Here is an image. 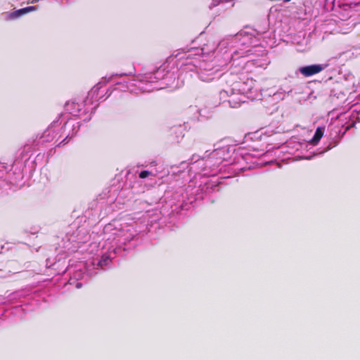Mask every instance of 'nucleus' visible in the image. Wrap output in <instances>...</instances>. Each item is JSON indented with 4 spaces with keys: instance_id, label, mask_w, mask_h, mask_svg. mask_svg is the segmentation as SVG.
Returning <instances> with one entry per match:
<instances>
[{
    "instance_id": "423d86ee",
    "label": "nucleus",
    "mask_w": 360,
    "mask_h": 360,
    "mask_svg": "<svg viewBox=\"0 0 360 360\" xmlns=\"http://www.w3.org/2000/svg\"><path fill=\"white\" fill-rule=\"evenodd\" d=\"M285 2H290L291 0H283Z\"/></svg>"
},
{
    "instance_id": "f03ea898",
    "label": "nucleus",
    "mask_w": 360,
    "mask_h": 360,
    "mask_svg": "<svg viewBox=\"0 0 360 360\" xmlns=\"http://www.w3.org/2000/svg\"><path fill=\"white\" fill-rule=\"evenodd\" d=\"M36 11V8L34 6H29V7L24 8L22 9L16 10L15 11L12 12L10 14V18L14 19L16 18H19V17L23 15L24 14H26V13H29L30 11Z\"/></svg>"
},
{
    "instance_id": "7ed1b4c3",
    "label": "nucleus",
    "mask_w": 360,
    "mask_h": 360,
    "mask_svg": "<svg viewBox=\"0 0 360 360\" xmlns=\"http://www.w3.org/2000/svg\"><path fill=\"white\" fill-rule=\"evenodd\" d=\"M323 134H324V129L319 127L316 129V131H315L312 139L310 141L311 144H312L313 146L317 145L319 141L321 140V137L323 136Z\"/></svg>"
},
{
    "instance_id": "f257e3e1",
    "label": "nucleus",
    "mask_w": 360,
    "mask_h": 360,
    "mask_svg": "<svg viewBox=\"0 0 360 360\" xmlns=\"http://www.w3.org/2000/svg\"><path fill=\"white\" fill-rule=\"evenodd\" d=\"M324 70V67L320 64H314L300 68L299 71L301 75L305 77H310L321 72Z\"/></svg>"
},
{
    "instance_id": "20e7f679",
    "label": "nucleus",
    "mask_w": 360,
    "mask_h": 360,
    "mask_svg": "<svg viewBox=\"0 0 360 360\" xmlns=\"http://www.w3.org/2000/svg\"><path fill=\"white\" fill-rule=\"evenodd\" d=\"M152 173L148 172V171H141L140 173H139V178L140 179H146L147 178L148 176H150Z\"/></svg>"
},
{
    "instance_id": "39448f33",
    "label": "nucleus",
    "mask_w": 360,
    "mask_h": 360,
    "mask_svg": "<svg viewBox=\"0 0 360 360\" xmlns=\"http://www.w3.org/2000/svg\"><path fill=\"white\" fill-rule=\"evenodd\" d=\"M68 136H66L65 139H63L61 142H60L58 143V146L61 147V146H63L64 145H65L68 141Z\"/></svg>"
}]
</instances>
